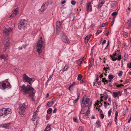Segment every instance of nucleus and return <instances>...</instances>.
Listing matches in <instances>:
<instances>
[{
	"instance_id": "a878e982",
	"label": "nucleus",
	"mask_w": 131,
	"mask_h": 131,
	"mask_svg": "<svg viewBox=\"0 0 131 131\" xmlns=\"http://www.w3.org/2000/svg\"><path fill=\"white\" fill-rule=\"evenodd\" d=\"M128 25V26L130 27H131V19H129L127 22Z\"/></svg>"
},
{
	"instance_id": "3c124183",
	"label": "nucleus",
	"mask_w": 131,
	"mask_h": 131,
	"mask_svg": "<svg viewBox=\"0 0 131 131\" xmlns=\"http://www.w3.org/2000/svg\"><path fill=\"white\" fill-rule=\"evenodd\" d=\"M47 3L49 5H51L52 4V1H47Z\"/></svg>"
},
{
	"instance_id": "0eeeda50",
	"label": "nucleus",
	"mask_w": 131,
	"mask_h": 131,
	"mask_svg": "<svg viewBox=\"0 0 131 131\" xmlns=\"http://www.w3.org/2000/svg\"><path fill=\"white\" fill-rule=\"evenodd\" d=\"M27 107V106L25 105V103H24L21 104L20 105V107L19 111V113L21 114H23Z\"/></svg>"
},
{
	"instance_id": "473e14b6",
	"label": "nucleus",
	"mask_w": 131,
	"mask_h": 131,
	"mask_svg": "<svg viewBox=\"0 0 131 131\" xmlns=\"http://www.w3.org/2000/svg\"><path fill=\"white\" fill-rule=\"evenodd\" d=\"M79 95L78 96V97L77 98V99L74 100L73 101V103L74 104H75L78 101V100L79 99Z\"/></svg>"
},
{
	"instance_id": "09e8293b",
	"label": "nucleus",
	"mask_w": 131,
	"mask_h": 131,
	"mask_svg": "<svg viewBox=\"0 0 131 131\" xmlns=\"http://www.w3.org/2000/svg\"><path fill=\"white\" fill-rule=\"evenodd\" d=\"M127 66L129 68H131V62L127 64Z\"/></svg>"
},
{
	"instance_id": "4d7b16f0",
	"label": "nucleus",
	"mask_w": 131,
	"mask_h": 131,
	"mask_svg": "<svg viewBox=\"0 0 131 131\" xmlns=\"http://www.w3.org/2000/svg\"><path fill=\"white\" fill-rule=\"evenodd\" d=\"M102 32V31L101 30H98L96 33V34H99Z\"/></svg>"
},
{
	"instance_id": "ea45409f",
	"label": "nucleus",
	"mask_w": 131,
	"mask_h": 131,
	"mask_svg": "<svg viewBox=\"0 0 131 131\" xmlns=\"http://www.w3.org/2000/svg\"><path fill=\"white\" fill-rule=\"evenodd\" d=\"M102 97H104V99L105 100H106L108 98V95H107V94H106V95H104Z\"/></svg>"
},
{
	"instance_id": "2f4dec72",
	"label": "nucleus",
	"mask_w": 131,
	"mask_h": 131,
	"mask_svg": "<svg viewBox=\"0 0 131 131\" xmlns=\"http://www.w3.org/2000/svg\"><path fill=\"white\" fill-rule=\"evenodd\" d=\"M110 67H107L106 68L105 67H104V69H103V70H104V71H105V73H107V72H106L107 70H107H110Z\"/></svg>"
},
{
	"instance_id": "f03ea898",
	"label": "nucleus",
	"mask_w": 131,
	"mask_h": 131,
	"mask_svg": "<svg viewBox=\"0 0 131 131\" xmlns=\"http://www.w3.org/2000/svg\"><path fill=\"white\" fill-rule=\"evenodd\" d=\"M90 101L89 98L83 97L82 100L81 107H82L80 113L84 114L85 111L86 110V108L88 106Z\"/></svg>"
},
{
	"instance_id": "0e129e2a",
	"label": "nucleus",
	"mask_w": 131,
	"mask_h": 131,
	"mask_svg": "<svg viewBox=\"0 0 131 131\" xmlns=\"http://www.w3.org/2000/svg\"><path fill=\"white\" fill-rule=\"evenodd\" d=\"M106 40H104L102 43V45H103L105 43V42H106Z\"/></svg>"
},
{
	"instance_id": "13d9d810",
	"label": "nucleus",
	"mask_w": 131,
	"mask_h": 131,
	"mask_svg": "<svg viewBox=\"0 0 131 131\" xmlns=\"http://www.w3.org/2000/svg\"><path fill=\"white\" fill-rule=\"evenodd\" d=\"M101 117L102 118H103L104 117V115L103 114H101Z\"/></svg>"
},
{
	"instance_id": "69168bd1",
	"label": "nucleus",
	"mask_w": 131,
	"mask_h": 131,
	"mask_svg": "<svg viewBox=\"0 0 131 131\" xmlns=\"http://www.w3.org/2000/svg\"><path fill=\"white\" fill-rule=\"evenodd\" d=\"M75 83L74 82H73V83L72 84V85H71L70 86H71L72 87H73L75 85Z\"/></svg>"
},
{
	"instance_id": "ddd939ff",
	"label": "nucleus",
	"mask_w": 131,
	"mask_h": 131,
	"mask_svg": "<svg viewBox=\"0 0 131 131\" xmlns=\"http://www.w3.org/2000/svg\"><path fill=\"white\" fill-rule=\"evenodd\" d=\"M48 5H46L45 4H43L41 8L39 10L40 14L44 12L47 8Z\"/></svg>"
},
{
	"instance_id": "b1692460",
	"label": "nucleus",
	"mask_w": 131,
	"mask_h": 131,
	"mask_svg": "<svg viewBox=\"0 0 131 131\" xmlns=\"http://www.w3.org/2000/svg\"><path fill=\"white\" fill-rule=\"evenodd\" d=\"M96 124L97 125V127H99L101 126V122L100 120H98L97 121L96 123Z\"/></svg>"
},
{
	"instance_id": "c03bdc74",
	"label": "nucleus",
	"mask_w": 131,
	"mask_h": 131,
	"mask_svg": "<svg viewBox=\"0 0 131 131\" xmlns=\"http://www.w3.org/2000/svg\"><path fill=\"white\" fill-rule=\"evenodd\" d=\"M90 107L89 106L88 107V110L86 112V115H89L90 114Z\"/></svg>"
},
{
	"instance_id": "37998d69",
	"label": "nucleus",
	"mask_w": 131,
	"mask_h": 131,
	"mask_svg": "<svg viewBox=\"0 0 131 131\" xmlns=\"http://www.w3.org/2000/svg\"><path fill=\"white\" fill-rule=\"evenodd\" d=\"M104 106L105 107L107 106V105H110V104L109 103H107V102H104Z\"/></svg>"
},
{
	"instance_id": "9d476101",
	"label": "nucleus",
	"mask_w": 131,
	"mask_h": 131,
	"mask_svg": "<svg viewBox=\"0 0 131 131\" xmlns=\"http://www.w3.org/2000/svg\"><path fill=\"white\" fill-rule=\"evenodd\" d=\"M4 43V48L3 50L4 51H5L9 47L10 44L9 39H7L6 40Z\"/></svg>"
},
{
	"instance_id": "603ef678",
	"label": "nucleus",
	"mask_w": 131,
	"mask_h": 131,
	"mask_svg": "<svg viewBox=\"0 0 131 131\" xmlns=\"http://www.w3.org/2000/svg\"><path fill=\"white\" fill-rule=\"evenodd\" d=\"M129 80L128 79H126L125 80V84H126L129 83Z\"/></svg>"
},
{
	"instance_id": "79ce46f5",
	"label": "nucleus",
	"mask_w": 131,
	"mask_h": 131,
	"mask_svg": "<svg viewBox=\"0 0 131 131\" xmlns=\"http://www.w3.org/2000/svg\"><path fill=\"white\" fill-rule=\"evenodd\" d=\"M123 73V72L122 71H120L119 72L118 74V76L120 77H121Z\"/></svg>"
},
{
	"instance_id": "e2e57ef3",
	"label": "nucleus",
	"mask_w": 131,
	"mask_h": 131,
	"mask_svg": "<svg viewBox=\"0 0 131 131\" xmlns=\"http://www.w3.org/2000/svg\"><path fill=\"white\" fill-rule=\"evenodd\" d=\"M57 109L56 108H54L53 111V113H56L57 111Z\"/></svg>"
},
{
	"instance_id": "de8ad7c7",
	"label": "nucleus",
	"mask_w": 131,
	"mask_h": 131,
	"mask_svg": "<svg viewBox=\"0 0 131 131\" xmlns=\"http://www.w3.org/2000/svg\"><path fill=\"white\" fill-rule=\"evenodd\" d=\"M108 23H104L103 24L102 26H101V27H103L105 26L106 25H107V24Z\"/></svg>"
},
{
	"instance_id": "aec40b11",
	"label": "nucleus",
	"mask_w": 131,
	"mask_h": 131,
	"mask_svg": "<svg viewBox=\"0 0 131 131\" xmlns=\"http://www.w3.org/2000/svg\"><path fill=\"white\" fill-rule=\"evenodd\" d=\"M92 36V35H87L85 38V41L86 42H88L89 40L90 39V38Z\"/></svg>"
},
{
	"instance_id": "6ab92c4d",
	"label": "nucleus",
	"mask_w": 131,
	"mask_h": 131,
	"mask_svg": "<svg viewBox=\"0 0 131 131\" xmlns=\"http://www.w3.org/2000/svg\"><path fill=\"white\" fill-rule=\"evenodd\" d=\"M61 23L60 21H57L56 23V29H58L60 28L61 25Z\"/></svg>"
},
{
	"instance_id": "6e6552de",
	"label": "nucleus",
	"mask_w": 131,
	"mask_h": 131,
	"mask_svg": "<svg viewBox=\"0 0 131 131\" xmlns=\"http://www.w3.org/2000/svg\"><path fill=\"white\" fill-rule=\"evenodd\" d=\"M26 20L25 19L21 20L20 21V23L18 26V28L19 29H21L22 28H24L26 25Z\"/></svg>"
},
{
	"instance_id": "39448f33",
	"label": "nucleus",
	"mask_w": 131,
	"mask_h": 131,
	"mask_svg": "<svg viewBox=\"0 0 131 131\" xmlns=\"http://www.w3.org/2000/svg\"><path fill=\"white\" fill-rule=\"evenodd\" d=\"M23 79L25 82H27L30 85H31V83L33 82L32 79L28 77L25 73L23 75Z\"/></svg>"
},
{
	"instance_id": "9b49d317",
	"label": "nucleus",
	"mask_w": 131,
	"mask_h": 131,
	"mask_svg": "<svg viewBox=\"0 0 131 131\" xmlns=\"http://www.w3.org/2000/svg\"><path fill=\"white\" fill-rule=\"evenodd\" d=\"M13 29V28L11 27L8 28H5L3 31L4 34L6 35H8L9 33L12 32Z\"/></svg>"
},
{
	"instance_id": "5701e85b",
	"label": "nucleus",
	"mask_w": 131,
	"mask_h": 131,
	"mask_svg": "<svg viewBox=\"0 0 131 131\" xmlns=\"http://www.w3.org/2000/svg\"><path fill=\"white\" fill-rule=\"evenodd\" d=\"M52 100V101L51 102H49L47 104V105L49 107H50L54 103V101Z\"/></svg>"
},
{
	"instance_id": "5fc2aeb1",
	"label": "nucleus",
	"mask_w": 131,
	"mask_h": 131,
	"mask_svg": "<svg viewBox=\"0 0 131 131\" xmlns=\"http://www.w3.org/2000/svg\"><path fill=\"white\" fill-rule=\"evenodd\" d=\"M37 112L38 111H35L34 112V114L32 116H36V114L37 113Z\"/></svg>"
},
{
	"instance_id": "dca6fc26",
	"label": "nucleus",
	"mask_w": 131,
	"mask_h": 131,
	"mask_svg": "<svg viewBox=\"0 0 131 131\" xmlns=\"http://www.w3.org/2000/svg\"><path fill=\"white\" fill-rule=\"evenodd\" d=\"M105 2V0H99L98 4V8H101Z\"/></svg>"
},
{
	"instance_id": "a211bd4d",
	"label": "nucleus",
	"mask_w": 131,
	"mask_h": 131,
	"mask_svg": "<svg viewBox=\"0 0 131 131\" xmlns=\"http://www.w3.org/2000/svg\"><path fill=\"white\" fill-rule=\"evenodd\" d=\"M18 12V10L17 8L14 10V11L13 12V13L10 16L14 17L17 14Z\"/></svg>"
},
{
	"instance_id": "864d4df0",
	"label": "nucleus",
	"mask_w": 131,
	"mask_h": 131,
	"mask_svg": "<svg viewBox=\"0 0 131 131\" xmlns=\"http://www.w3.org/2000/svg\"><path fill=\"white\" fill-rule=\"evenodd\" d=\"M53 74H52L50 75L48 79V80H50L51 79L52 77H53Z\"/></svg>"
},
{
	"instance_id": "f3484780",
	"label": "nucleus",
	"mask_w": 131,
	"mask_h": 131,
	"mask_svg": "<svg viewBox=\"0 0 131 131\" xmlns=\"http://www.w3.org/2000/svg\"><path fill=\"white\" fill-rule=\"evenodd\" d=\"M10 125L9 123H5L3 124L0 125V127H2L5 128H8Z\"/></svg>"
},
{
	"instance_id": "4c0bfd02",
	"label": "nucleus",
	"mask_w": 131,
	"mask_h": 131,
	"mask_svg": "<svg viewBox=\"0 0 131 131\" xmlns=\"http://www.w3.org/2000/svg\"><path fill=\"white\" fill-rule=\"evenodd\" d=\"M73 121L75 123H78V120L77 118L75 117H73Z\"/></svg>"
},
{
	"instance_id": "6e6d98bb",
	"label": "nucleus",
	"mask_w": 131,
	"mask_h": 131,
	"mask_svg": "<svg viewBox=\"0 0 131 131\" xmlns=\"http://www.w3.org/2000/svg\"><path fill=\"white\" fill-rule=\"evenodd\" d=\"M36 116H32V120L34 121L35 120V119H36Z\"/></svg>"
},
{
	"instance_id": "c85d7f7f",
	"label": "nucleus",
	"mask_w": 131,
	"mask_h": 131,
	"mask_svg": "<svg viewBox=\"0 0 131 131\" xmlns=\"http://www.w3.org/2000/svg\"><path fill=\"white\" fill-rule=\"evenodd\" d=\"M108 77L110 80H111L114 78V76L112 75H108Z\"/></svg>"
},
{
	"instance_id": "052dcab7",
	"label": "nucleus",
	"mask_w": 131,
	"mask_h": 131,
	"mask_svg": "<svg viewBox=\"0 0 131 131\" xmlns=\"http://www.w3.org/2000/svg\"><path fill=\"white\" fill-rule=\"evenodd\" d=\"M84 59V57H82V58H81L80 59V60L82 62L83 61Z\"/></svg>"
},
{
	"instance_id": "680f3d73",
	"label": "nucleus",
	"mask_w": 131,
	"mask_h": 131,
	"mask_svg": "<svg viewBox=\"0 0 131 131\" xmlns=\"http://www.w3.org/2000/svg\"><path fill=\"white\" fill-rule=\"evenodd\" d=\"M71 88L72 87L71 86H70L68 88V90L70 91H71V90H73L72 88Z\"/></svg>"
},
{
	"instance_id": "393cba45",
	"label": "nucleus",
	"mask_w": 131,
	"mask_h": 131,
	"mask_svg": "<svg viewBox=\"0 0 131 131\" xmlns=\"http://www.w3.org/2000/svg\"><path fill=\"white\" fill-rule=\"evenodd\" d=\"M114 85L116 86L118 88H121L122 86H124V85L122 84H117L116 83H115Z\"/></svg>"
},
{
	"instance_id": "72a5a7b5",
	"label": "nucleus",
	"mask_w": 131,
	"mask_h": 131,
	"mask_svg": "<svg viewBox=\"0 0 131 131\" xmlns=\"http://www.w3.org/2000/svg\"><path fill=\"white\" fill-rule=\"evenodd\" d=\"M52 111V109L51 108H49L48 109L47 111V113L48 114H50L51 113Z\"/></svg>"
},
{
	"instance_id": "8fccbe9b",
	"label": "nucleus",
	"mask_w": 131,
	"mask_h": 131,
	"mask_svg": "<svg viewBox=\"0 0 131 131\" xmlns=\"http://www.w3.org/2000/svg\"><path fill=\"white\" fill-rule=\"evenodd\" d=\"M71 4L72 5H74L76 4V2L75 1L72 0L71 2Z\"/></svg>"
},
{
	"instance_id": "1a4fd4ad",
	"label": "nucleus",
	"mask_w": 131,
	"mask_h": 131,
	"mask_svg": "<svg viewBox=\"0 0 131 131\" xmlns=\"http://www.w3.org/2000/svg\"><path fill=\"white\" fill-rule=\"evenodd\" d=\"M3 113L5 116H6L9 114H10L12 112L11 109L7 108H3Z\"/></svg>"
},
{
	"instance_id": "a18cd8bd",
	"label": "nucleus",
	"mask_w": 131,
	"mask_h": 131,
	"mask_svg": "<svg viewBox=\"0 0 131 131\" xmlns=\"http://www.w3.org/2000/svg\"><path fill=\"white\" fill-rule=\"evenodd\" d=\"M115 17H113V18L112 19V22H111V26L113 25L114 24V23L115 21Z\"/></svg>"
},
{
	"instance_id": "774afa93",
	"label": "nucleus",
	"mask_w": 131,
	"mask_h": 131,
	"mask_svg": "<svg viewBox=\"0 0 131 131\" xmlns=\"http://www.w3.org/2000/svg\"><path fill=\"white\" fill-rule=\"evenodd\" d=\"M109 45V41H108V43H107V45L106 47H105V49H104L105 50V49H106L107 48V47H108V46Z\"/></svg>"
},
{
	"instance_id": "f257e3e1",
	"label": "nucleus",
	"mask_w": 131,
	"mask_h": 131,
	"mask_svg": "<svg viewBox=\"0 0 131 131\" xmlns=\"http://www.w3.org/2000/svg\"><path fill=\"white\" fill-rule=\"evenodd\" d=\"M20 90L24 94H28V97L32 101H35V94L36 91L33 88L29 85L25 86L24 84L20 86Z\"/></svg>"
},
{
	"instance_id": "e433bc0d",
	"label": "nucleus",
	"mask_w": 131,
	"mask_h": 131,
	"mask_svg": "<svg viewBox=\"0 0 131 131\" xmlns=\"http://www.w3.org/2000/svg\"><path fill=\"white\" fill-rule=\"evenodd\" d=\"M77 64L79 65H80L82 63V62L80 59L77 61Z\"/></svg>"
},
{
	"instance_id": "4be33fe9",
	"label": "nucleus",
	"mask_w": 131,
	"mask_h": 131,
	"mask_svg": "<svg viewBox=\"0 0 131 131\" xmlns=\"http://www.w3.org/2000/svg\"><path fill=\"white\" fill-rule=\"evenodd\" d=\"M6 58V56L4 54H0V59L1 60L3 59L5 60Z\"/></svg>"
},
{
	"instance_id": "58836bf2",
	"label": "nucleus",
	"mask_w": 131,
	"mask_h": 131,
	"mask_svg": "<svg viewBox=\"0 0 131 131\" xmlns=\"http://www.w3.org/2000/svg\"><path fill=\"white\" fill-rule=\"evenodd\" d=\"M45 129L48 130V131L50 130V126L49 125H47V127H46V128Z\"/></svg>"
},
{
	"instance_id": "bf43d9fd",
	"label": "nucleus",
	"mask_w": 131,
	"mask_h": 131,
	"mask_svg": "<svg viewBox=\"0 0 131 131\" xmlns=\"http://www.w3.org/2000/svg\"><path fill=\"white\" fill-rule=\"evenodd\" d=\"M60 28L59 29H57L56 32H57V34H59L60 32Z\"/></svg>"
},
{
	"instance_id": "338daca9",
	"label": "nucleus",
	"mask_w": 131,
	"mask_h": 131,
	"mask_svg": "<svg viewBox=\"0 0 131 131\" xmlns=\"http://www.w3.org/2000/svg\"><path fill=\"white\" fill-rule=\"evenodd\" d=\"M27 44H25V45H22V47H23L24 48H25V47L27 46Z\"/></svg>"
},
{
	"instance_id": "f8f14e48",
	"label": "nucleus",
	"mask_w": 131,
	"mask_h": 131,
	"mask_svg": "<svg viewBox=\"0 0 131 131\" xmlns=\"http://www.w3.org/2000/svg\"><path fill=\"white\" fill-rule=\"evenodd\" d=\"M62 40L64 42L67 43H70L68 39L67 36L65 34L63 33L62 35Z\"/></svg>"
},
{
	"instance_id": "c756f323",
	"label": "nucleus",
	"mask_w": 131,
	"mask_h": 131,
	"mask_svg": "<svg viewBox=\"0 0 131 131\" xmlns=\"http://www.w3.org/2000/svg\"><path fill=\"white\" fill-rule=\"evenodd\" d=\"M68 68V67L67 65H66L62 70L63 72L67 70Z\"/></svg>"
},
{
	"instance_id": "20e7f679",
	"label": "nucleus",
	"mask_w": 131,
	"mask_h": 131,
	"mask_svg": "<svg viewBox=\"0 0 131 131\" xmlns=\"http://www.w3.org/2000/svg\"><path fill=\"white\" fill-rule=\"evenodd\" d=\"M110 57L113 61H115L117 60H120L121 59L120 53L118 50L116 51L115 53L112 55H111Z\"/></svg>"
},
{
	"instance_id": "7c9ffc66",
	"label": "nucleus",
	"mask_w": 131,
	"mask_h": 131,
	"mask_svg": "<svg viewBox=\"0 0 131 131\" xmlns=\"http://www.w3.org/2000/svg\"><path fill=\"white\" fill-rule=\"evenodd\" d=\"M117 14V12H115L112 13V16H113V17H115V16H116Z\"/></svg>"
},
{
	"instance_id": "c9c22d12",
	"label": "nucleus",
	"mask_w": 131,
	"mask_h": 131,
	"mask_svg": "<svg viewBox=\"0 0 131 131\" xmlns=\"http://www.w3.org/2000/svg\"><path fill=\"white\" fill-rule=\"evenodd\" d=\"M123 36L125 37H126L128 36L127 33L125 32H123Z\"/></svg>"
},
{
	"instance_id": "2eb2a0df",
	"label": "nucleus",
	"mask_w": 131,
	"mask_h": 131,
	"mask_svg": "<svg viewBox=\"0 0 131 131\" xmlns=\"http://www.w3.org/2000/svg\"><path fill=\"white\" fill-rule=\"evenodd\" d=\"M113 94L112 95L114 98L117 97L118 95L121 96L122 95L121 92L120 91L116 92H113Z\"/></svg>"
},
{
	"instance_id": "bb28decb",
	"label": "nucleus",
	"mask_w": 131,
	"mask_h": 131,
	"mask_svg": "<svg viewBox=\"0 0 131 131\" xmlns=\"http://www.w3.org/2000/svg\"><path fill=\"white\" fill-rule=\"evenodd\" d=\"M82 77V75L81 74H79L78 76V80H81Z\"/></svg>"
},
{
	"instance_id": "49530a36",
	"label": "nucleus",
	"mask_w": 131,
	"mask_h": 131,
	"mask_svg": "<svg viewBox=\"0 0 131 131\" xmlns=\"http://www.w3.org/2000/svg\"><path fill=\"white\" fill-rule=\"evenodd\" d=\"M79 130L80 131H83L84 130L83 127L82 126L80 127L79 128Z\"/></svg>"
},
{
	"instance_id": "7ed1b4c3",
	"label": "nucleus",
	"mask_w": 131,
	"mask_h": 131,
	"mask_svg": "<svg viewBox=\"0 0 131 131\" xmlns=\"http://www.w3.org/2000/svg\"><path fill=\"white\" fill-rule=\"evenodd\" d=\"M43 43L44 42L42 39V37H41L38 41L37 45L36 46L37 50L40 55L42 53V51L43 48Z\"/></svg>"
},
{
	"instance_id": "f704fd0d",
	"label": "nucleus",
	"mask_w": 131,
	"mask_h": 131,
	"mask_svg": "<svg viewBox=\"0 0 131 131\" xmlns=\"http://www.w3.org/2000/svg\"><path fill=\"white\" fill-rule=\"evenodd\" d=\"M3 108L0 110V116H2L4 115V114L3 113Z\"/></svg>"
},
{
	"instance_id": "4468645a",
	"label": "nucleus",
	"mask_w": 131,
	"mask_h": 131,
	"mask_svg": "<svg viewBox=\"0 0 131 131\" xmlns=\"http://www.w3.org/2000/svg\"><path fill=\"white\" fill-rule=\"evenodd\" d=\"M92 5L91 4V2H90L87 4L86 11L88 12L89 11L91 12L92 10Z\"/></svg>"
},
{
	"instance_id": "412c9836",
	"label": "nucleus",
	"mask_w": 131,
	"mask_h": 131,
	"mask_svg": "<svg viewBox=\"0 0 131 131\" xmlns=\"http://www.w3.org/2000/svg\"><path fill=\"white\" fill-rule=\"evenodd\" d=\"M118 115V112H117V111H115V121L116 123V125H117V117Z\"/></svg>"
},
{
	"instance_id": "cd10ccee",
	"label": "nucleus",
	"mask_w": 131,
	"mask_h": 131,
	"mask_svg": "<svg viewBox=\"0 0 131 131\" xmlns=\"http://www.w3.org/2000/svg\"><path fill=\"white\" fill-rule=\"evenodd\" d=\"M112 109L111 108L110 109V110L108 111V116L109 117H110L111 114L112 113Z\"/></svg>"
},
{
	"instance_id": "a19ab883",
	"label": "nucleus",
	"mask_w": 131,
	"mask_h": 131,
	"mask_svg": "<svg viewBox=\"0 0 131 131\" xmlns=\"http://www.w3.org/2000/svg\"><path fill=\"white\" fill-rule=\"evenodd\" d=\"M94 63V60L93 59L92 60H91L90 62V64L89 65H90V66H92L93 65Z\"/></svg>"
},
{
	"instance_id": "423d86ee",
	"label": "nucleus",
	"mask_w": 131,
	"mask_h": 131,
	"mask_svg": "<svg viewBox=\"0 0 131 131\" xmlns=\"http://www.w3.org/2000/svg\"><path fill=\"white\" fill-rule=\"evenodd\" d=\"M11 87V86L9 82L6 81V83L0 82V89H1L2 88L3 89H4L7 88H10Z\"/></svg>"
}]
</instances>
